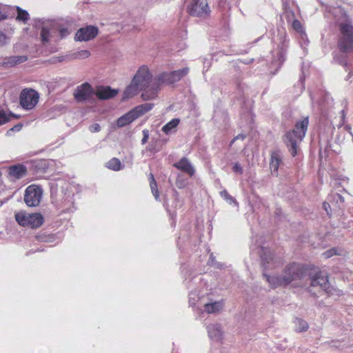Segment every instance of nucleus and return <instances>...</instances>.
I'll return each mask as SVG.
<instances>
[{"mask_svg": "<svg viewBox=\"0 0 353 353\" xmlns=\"http://www.w3.org/2000/svg\"><path fill=\"white\" fill-rule=\"evenodd\" d=\"M308 280L310 285L308 286V292L316 296L322 291H327L330 288V283L326 273L318 271L309 274Z\"/></svg>", "mask_w": 353, "mask_h": 353, "instance_id": "7ed1b4c3", "label": "nucleus"}, {"mask_svg": "<svg viewBox=\"0 0 353 353\" xmlns=\"http://www.w3.org/2000/svg\"><path fill=\"white\" fill-rule=\"evenodd\" d=\"M341 114H342V119H343V123H344V119H345V112L344 111H341Z\"/></svg>", "mask_w": 353, "mask_h": 353, "instance_id": "c03bdc74", "label": "nucleus"}, {"mask_svg": "<svg viewBox=\"0 0 353 353\" xmlns=\"http://www.w3.org/2000/svg\"><path fill=\"white\" fill-rule=\"evenodd\" d=\"M90 132H97L101 130V126L98 123H94L89 127Z\"/></svg>", "mask_w": 353, "mask_h": 353, "instance_id": "e433bc0d", "label": "nucleus"}, {"mask_svg": "<svg viewBox=\"0 0 353 353\" xmlns=\"http://www.w3.org/2000/svg\"><path fill=\"white\" fill-rule=\"evenodd\" d=\"M233 171L234 172H238L239 174H242L243 173V168L240 165L239 163H236L234 166H233Z\"/></svg>", "mask_w": 353, "mask_h": 353, "instance_id": "4c0bfd02", "label": "nucleus"}, {"mask_svg": "<svg viewBox=\"0 0 353 353\" xmlns=\"http://www.w3.org/2000/svg\"><path fill=\"white\" fill-rule=\"evenodd\" d=\"M343 252L344 251L341 248H333L324 252L323 255L325 259H328L334 255H343Z\"/></svg>", "mask_w": 353, "mask_h": 353, "instance_id": "a878e982", "label": "nucleus"}, {"mask_svg": "<svg viewBox=\"0 0 353 353\" xmlns=\"http://www.w3.org/2000/svg\"><path fill=\"white\" fill-rule=\"evenodd\" d=\"M7 37L6 34L1 32H0V43L2 44H5L6 43Z\"/></svg>", "mask_w": 353, "mask_h": 353, "instance_id": "79ce46f5", "label": "nucleus"}, {"mask_svg": "<svg viewBox=\"0 0 353 353\" xmlns=\"http://www.w3.org/2000/svg\"><path fill=\"white\" fill-rule=\"evenodd\" d=\"M95 92L88 83H84L75 89L74 97L78 103L85 101L94 102L95 101Z\"/></svg>", "mask_w": 353, "mask_h": 353, "instance_id": "6e6552de", "label": "nucleus"}, {"mask_svg": "<svg viewBox=\"0 0 353 353\" xmlns=\"http://www.w3.org/2000/svg\"><path fill=\"white\" fill-rule=\"evenodd\" d=\"M141 90L134 82L132 81L130 85H128L123 94V99H129L137 94L138 91Z\"/></svg>", "mask_w": 353, "mask_h": 353, "instance_id": "5701e85b", "label": "nucleus"}, {"mask_svg": "<svg viewBox=\"0 0 353 353\" xmlns=\"http://www.w3.org/2000/svg\"><path fill=\"white\" fill-rule=\"evenodd\" d=\"M26 172L27 170L26 167L22 165H12L9 168V174L14 179L23 177L26 174Z\"/></svg>", "mask_w": 353, "mask_h": 353, "instance_id": "f3484780", "label": "nucleus"}, {"mask_svg": "<svg viewBox=\"0 0 353 353\" xmlns=\"http://www.w3.org/2000/svg\"><path fill=\"white\" fill-rule=\"evenodd\" d=\"M281 163V159L278 152H273L270 162V168L272 174H276Z\"/></svg>", "mask_w": 353, "mask_h": 353, "instance_id": "412c9836", "label": "nucleus"}, {"mask_svg": "<svg viewBox=\"0 0 353 353\" xmlns=\"http://www.w3.org/2000/svg\"><path fill=\"white\" fill-rule=\"evenodd\" d=\"M174 166L188 173L190 176H192L195 172L191 163L189 162L188 159L185 157L182 158L179 162L175 163Z\"/></svg>", "mask_w": 353, "mask_h": 353, "instance_id": "dca6fc26", "label": "nucleus"}, {"mask_svg": "<svg viewBox=\"0 0 353 353\" xmlns=\"http://www.w3.org/2000/svg\"><path fill=\"white\" fill-rule=\"evenodd\" d=\"M10 117L18 118V116H15L14 114H12V113H10L8 114L3 110H0V125L8 122L10 119Z\"/></svg>", "mask_w": 353, "mask_h": 353, "instance_id": "c85d7f7f", "label": "nucleus"}, {"mask_svg": "<svg viewBox=\"0 0 353 353\" xmlns=\"http://www.w3.org/2000/svg\"><path fill=\"white\" fill-rule=\"evenodd\" d=\"M152 107V103H144L135 107L117 120L118 126L123 127L132 123L137 118L150 111Z\"/></svg>", "mask_w": 353, "mask_h": 353, "instance_id": "39448f33", "label": "nucleus"}, {"mask_svg": "<svg viewBox=\"0 0 353 353\" xmlns=\"http://www.w3.org/2000/svg\"><path fill=\"white\" fill-rule=\"evenodd\" d=\"M210 338L214 341H219L222 339L223 332L221 325L218 323L210 324L208 326Z\"/></svg>", "mask_w": 353, "mask_h": 353, "instance_id": "4468645a", "label": "nucleus"}, {"mask_svg": "<svg viewBox=\"0 0 353 353\" xmlns=\"http://www.w3.org/2000/svg\"><path fill=\"white\" fill-rule=\"evenodd\" d=\"M323 205L327 213L329 214L328 208H330V204L328 203L324 202Z\"/></svg>", "mask_w": 353, "mask_h": 353, "instance_id": "37998d69", "label": "nucleus"}, {"mask_svg": "<svg viewBox=\"0 0 353 353\" xmlns=\"http://www.w3.org/2000/svg\"><path fill=\"white\" fill-rule=\"evenodd\" d=\"M17 223L23 227L37 228L43 223L44 219L39 213L28 214L25 212H19L15 214Z\"/></svg>", "mask_w": 353, "mask_h": 353, "instance_id": "20e7f679", "label": "nucleus"}, {"mask_svg": "<svg viewBox=\"0 0 353 353\" xmlns=\"http://www.w3.org/2000/svg\"><path fill=\"white\" fill-rule=\"evenodd\" d=\"M50 32L46 28H42L41 32V40L43 43H47L49 41Z\"/></svg>", "mask_w": 353, "mask_h": 353, "instance_id": "72a5a7b5", "label": "nucleus"}, {"mask_svg": "<svg viewBox=\"0 0 353 353\" xmlns=\"http://www.w3.org/2000/svg\"><path fill=\"white\" fill-rule=\"evenodd\" d=\"M43 195L42 189L36 185H29L24 194V201L29 207L38 206Z\"/></svg>", "mask_w": 353, "mask_h": 353, "instance_id": "1a4fd4ad", "label": "nucleus"}, {"mask_svg": "<svg viewBox=\"0 0 353 353\" xmlns=\"http://www.w3.org/2000/svg\"><path fill=\"white\" fill-rule=\"evenodd\" d=\"M220 194L221 196H223L225 199L230 201V203H235L234 199L231 196L226 190L221 191Z\"/></svg>", "mask_w": 353, "mask_h": 353, "instance_id": "f704fd0d", "label": "nucleus"}, {"mask_svg": "<svg viewBox=\"0 0 353 353\" xmlns=\"http://www.w3.org/2000/svg\"><path fill=\"white\" fill-rule=\"evenodd\" d=\"M188 10L195 17H205L210 12L207 0H192Z\"/></svg>", "mask_w": 353, "mask_h": 353, "instance_id": "9b49d317", "label": "nucleus"}, {"mask_svg": "<svg viewBox=\"0 0 353 353\" xmlns=\"http://www.w3.org/2000/svg\"><path fill=\"white\" fill-rule=\"evenodd\" d=\"M99 34V28L94 26H87L77 32L74 39L78 41H88L94 39Z\"/></svg>", "mask_w": 353, "mask_h": 353, "instance_id": "f8f14e48", "label": "nucleus"}, {"mask_svg": "<svg viewBox=\"0 0 353 353\" xmlns=\"http://www.w3.org/2000/svg\"><path fill=\"white\" fill-rule=\"evenodd\" d=\"M292 26L296 31L301 32L302 30V26L299 21L294 20L292 23Z\"/></svg>", "mask_w": 353, "mask_h": 353, "instance_id": "c9c22d12", "label": "nucleus"}, {"mask_svg": "<svg viewBox=\"0 0 353 353\" xmlns=\"http://www.w3.org/2000/svg\"><path fill=\"white\" fill-rule=\"evenodd\" d=\"M39 99V93L32 89H23L19 96V103L26 110H32L38 103Z\"/></svg>", "mask_w": 353, "mask_h": 353, "instance_id": "0eeeda50", "label": "nucleus"}, {"mask_svg": "<svg viewBox=\"0 0 353 353\" xmlns=\"http://www.w3.org/2000/svg\"><path fill=\"white\" fill-rule=\"evenodd\" d=\"M340 38L339 48L343 52H353V25L350 21L341 22L339 25Z\"/></svg>", "mask_w": 353, "mask_h": 353, "instance_id": "f03ea898", "label": "nucleus"}, {"mask_svg": "<svg viewBox=\"0 0 353 353\" xmlns=\"http://www.w3.org/2000/svg\"><path fill=\"white\" fill-rule=\"evenodd\" d=\"M245 138V134H240L239 135H237L236 137H234L232 141H231V144L233 143L236 140H244Z\"/></svg>", "mask_w": 353, "mask_h": 353, "instance_id": "ea45409f", "label": "nucleus"}, {"mask_svg": "<svg viewBox=\"0 0 353 353\" xmlns=\"http://www.w3.org/2000/svg\"><path fill=\"white\" fill-rule=\"evenodd\" d=\"M171 72L173 79V82L175 83L179 81L181 79H182L183 77L186 76L188 74L189 68L185 67L181 70H174Z\"/></svg>", "mask_w": 353, "mask_h": 353, "instance_id": "393cba45", "label": "nucleus"}, {"mask_svg": "<svg viewBox=\"0 0 353 353\" xmlns=\"http://www.w3.org/2000/svg\"><path fill=\"white\" fill-rule=\"evenodd\" d=\"M90 56V53L88 50H83L77 52L73 54L74 59H86Z\"/></svg>", "mask_w": 353, "mask_h": 353, "instance_id": "473e14b6", "label": "nucleus"}, {"mask_svg": "<svg viewBox=\"0 0 353 353\" xmlns=\"http://www.w3.org/2000/svg\"><path fill=\"white\" fill-rule=\"evenodd\" d=\"M261 257L263 263H268L272 259V254L270 249L261 248Z\"/></svg>", "mask_w": 353, "mask_h": 353, "instance_id": "cd10ccee", "label": "nucleus"}, {"mask_svg": "<svg viewBox=\"0 0 353 353\" xmlns=\"http://www.w3.org/2000/svg\"><path fill=\"white\" fill-rule=\"evenodd\" d=\"M179 119H173L163 127V132L165 134H168L173 128H176L179 125Z\"/></svg>", "mask_w": 353, "mask_h": 353, "instance_id": "bb28decb", "label": "nucleus"}, {"mask_svg": "<svg viewBox=\"0 0 353 353\" xmlns=\"http://www.w3.org/2000/svg\"><path fill=\"white\" fill-rule=\"evenodd\" d=\"M224 305L223 301L208 303L204 305L205 311L208 314L216 313L222 310Z\"/></svg>", "mask_w": 353, "mask_h": 353, "instance_id": "aec40b11", "label": "nucleus"}, {"mask_svg": "<svg viewBox=\"0 0 353 353\" xmlns=\"http://www.w3.org/2000/svg\"><path fill=\"white\" fill-rule=\"evenodd\" d=\"M107 167L109 169L118 171L121 169V161L117 158H113L108 162Z\"/></svg>", "mask_w": 353, "mask_h": 353, "instance_id": "c756f323", "label": "nucleus"}, {"mask_svg": "<svg viewBox=\"0 0 353 353\" xmlns=\"http://www.w3.org/2000/svg\"><path fill=\"white\" fill-rule=\"evenodd\" d=\"M68 33H69L68 30L66 28H61L59 30V34H60V36L61 38H63L65 36H67L68 34Z\"/></svg>", "mask_w": 353, "mask_h": 353, "instance_id": "58836bf2", "label": "nucleus"}, {"mask_svg": "<svg viewBox=\"0 0 353 353\" xmlns=\"http://www.w3.org/2000/svg\"><path fill=\"white\" fill-rule=\"evenodd\" d=\"M150 188L152 190V192L153 193L154 196H155L156 199L159 198V192L157 190V185L156 183V181L154 179V177L152 174H150Z\"/></svg>", "mask_w": 353, "mask_h": 353, "instance_id": "7c9ffc66", "label": "nucleus"}, {"mask_svg": "<svg viewBox=\"0 0 353 353\" xmlns=\"http://www.w3.org/2000/svg\"><path fill=\"white\" fill-rule=\"evenodd\" d=\"M306 270L301 265L291 263L287 265L283 270V280L288 285L293 281L303 279L306 276Z\"/></svg>", "mask_w": 353, "mask_h": 353, "instance_id": "423d86ee", "label": "nucleus"}, {"mask_svg": "<svg viewBox=\"0 0 353 353\" xmlns=\"http://www.w3.org/2000/svg\"><path fill=\"white\" fill-rule=\"evenodd\" d=\"M159 85H153L152 87L143 88L144 92L141 94L143 101L154 99L157 96Z\"/></svg>", "mask_w": 353, "mask_h": 353, "instance_id": "6ab92c4d", "label": "nucleus"}, {"mask_svg": "<svg viewBox=\"0 0 353 353\" xmlns=\"http://www.w3.org/2000/svg\"><path fill=\"white\" fill-rule=\"evenodd\" d=\"M28 60L26 56H12L6 57L0 65L4 68L14 67L18 64L22 63Z\"/></svg>", "mask_w": 353, "mask_h": 353, "instance_id": "2eb2a0df", "label": "nucleus"}, {"mask_svg": "<svg viewBox=\"0 0 353 353\" xmlns=\"http://www.w3.org/2000/svg\"><path fill=\"white\" fill-rule=\"evenodd\" d=\"M17 19L23 21H26L28 19V13L27 11L22 10L19 7H17Z\"/></svg>", "mask_w": 353, "mask_h": 353, "instance_id": "2f4dec72", "label": "nucleus"}, {"mask_svg": "<svg viewBox=\"0 0 353 353\" xmlns=\"http://www.w3.org/2000/svg\"><path fill=\"white\" fill-rule=\"evenodd\" d=\"M157 81L158 82V85L162 84V83H167V84H172L173 79L172 76V72H162L159 74L157 78Z\"/></svg>", "mask_w": 353, "mask_h": 353, "instance_id": "b1692460", "label": "nucleus"}, {"mask_svg": "<svg viewBox=\"0 0 353 353\" xmlns=\"http://www.w3.org/2000/svg\"><path fill=\"white\" fill-rule=\"evenodd\" d=\"M308 123V119L305 118L302 121L296 123L295 128L286 133L285 136V143L289 148V151L292 157H295L297 154V144L305 137Z\"/></svg>", "mask_w": 353, "mask_h": 353, "instance_id": "f257e3e1", "label": "nucleus"}, {"mask_svg": "<svg viewBox=\"0 0 353 353\" xmlns=\"http://www.w3.org/2000/svg\"><path fill=\"white\" fill-rule=\"evenodd\" d=\"M152 75L150 73L148 68L145 65H142L137 71L132 81L135 83L141 90L148 88L152 81Z\"/></svg>", "mask_w": 353, "mask_h": 353, "instance_id": "9d476101", "label": "nucleus"}, {"mask_svg": "<svg viewBox=\"0 0 353 353\" xmlns=\"http://www.w3.org/2000/svg\"><path fill=\"white\" fill-rule=\"evenodd\" d=\"M143 132V137L141 140V142L143 144H145L148 141L149 135H148V132L147 130H144Z\"/></svg>", "mask_w": 353, "mask_h": 353, "instance_id": "a19ab883", "label": "nucleus"}, {"mask_svg": "<svg viewBox=\"0 0 353 353\" xmlns=\"http://www.w3.org/2000/svg\"><path fill=\"white\" fill-rule=\"evenodd\" d=\"M263 276L265 278L266 281L270 283L272 288L287 285L285 281L283 280L284 278L283 275L269 276L266 274H263Z\"/></svg>", "mask_w": 353, "mask_h": 353, "instance_id": "a211bd4d", "label": "nucleus"}, {"mask_svg": "<svg viewBox=\"0 0 353 353\" xmlns=\"http://www.w3.org/2000/svg\"><path fill=\"white\" fill-rule=\"evenodd\" d=\"M118 92L117 90L112 89L109 86H101L97 88L95 95L101 100H106L114 97Z\"/></svg>", "mask_w": 353, "mask_h": 353, "instance_id": "ddd939ff", "label": "nucleus"}, {"mask_svg": "<svg viewBox=\"0 0 353 353\" xmlns=\"http://www.w3.org/2000/svg\"><path fill=\"white\" fill-rule=\"evenodd\" d=\"M294 327L297 332H306L309 329V325L305 320L296 318L293 321Z\"/></svg>", "mask_w": 353, "mask_h": 353, "instance_id": "4be33fe9", "label": "nucleus"}]
</instances>
